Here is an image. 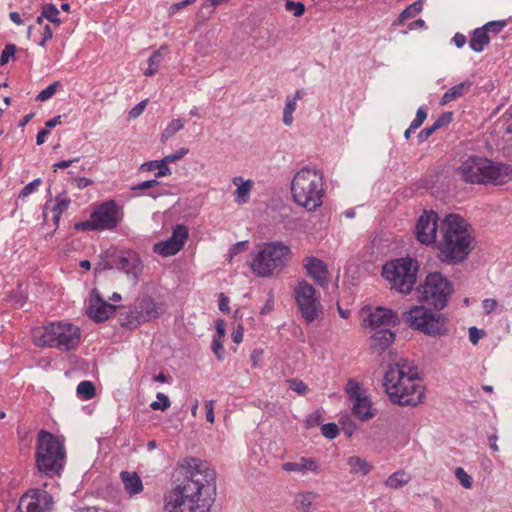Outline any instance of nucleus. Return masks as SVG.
Instances as JSON below:
<instances>
[{
    "label": "nucleus",
    "mask_w": 512,
    "mask_h": 512,
    "mask_svg": "<svg viewBox=\"0 0 512 512\" xmlns=\"http://www.w3.org/2000/svg\"><path fill=\"white\" fill-rule=\"evenodd\" d=\"M181 483L163 495L164 512H210L216 497V473L207 462L188 457L179 464Z\"/></svg>",
    "instance_id": "f257e3e1"
},
{
    "label": "nucleus",
    "mask_w": 512,
    "mask_h": 512,
    "mask_svg": "<svg viewBox=\"0 0 512 512\" xmlns=\"http://www.w3.org/2000/svg\"><path fill=\"white\" fill-rule=\"evenodd\" d=\"M383 386L389 400L399 406H417L424 399L418 367L408 359L400 358L388 366Z\"/></svg>",
    "instance_id": "f03ea898"
},
{
    "label": "nucleus",
    "mask_w": 512,
    "mask_h": 512,
    "mask_svg": "<svg viewBox=\"0 0 512 512\" xmlns=\"http://www.w3.org/2000/svg\"><path fill=\"white\" fill-rule=\"evenodd\" d=\"M442 230L441 261L458 264L466 260L475 243L471 225L462 216L449 214L443 220Z\"/></svg>",
    "instance_id": "7ed1b4c3"
},
{
    "label": "nucleus",
    "mask_w": 512,
    "mask_h": 512,
    "mask_svg": "<svg viewBox=\"0 0 512 512\" xmlns=\"http://www.w3.org/2000/svg\"><path fill=\"white\" fill-rule=\"evenodd\" d=\"M461 177L473 184L502 185L512 179V166L484 157H470L458 168Z\"/></svg>",
    "instance_id": "20e7f679"
},
{
    "label": "nucleus",
    "mask_w": 512,
    "mask_h": 512,
    "mask_svg": "<svg viewBox=\"0 0 512 512\" xmlns=\"http://www.w3.org/2000/svg\"><path fill=\"white\" fill-rule=\"evenodd\" d=\"M293 200L307 211H315L323 203L325 193L322 173L317 169L304 167L291 182Z\"/></svg>",
    "instance_id": "39448f33"
},
{
    "label": "nucleus",
    "mask_w": 512,
    "mask_h": 512,
    "mask_svg": "<svg viewBox=\"0 0 512 512\" xmlns=\"http://www.w3.org/2000/svg\"><path fill=\"white\" fill-rule=\"evenodd\" d=\"M80 339L79 327L64 321L51 322L32 330V340L36 346L56 348L62 352L75 349Z\"/></svg>",
    "instance_id": "423d86ee"
},
{
    "label": "nucleus",
    "mask_w": 512,
    "mask_h": 512,
    "mask_svg": "<svg viewBox=\"0 0 512 512\" xmlns=\"http://www.w3.org/2000/svg\"><path fill=\"white\" fill-rule=\"evenodd\" d=\"M37 469L48 477L60 475L66 463L64 443L54 434L40 430L35 451Z\"/></svg>",
    "instance_id": "0eeeda50"
},
{
    "label": "nucleus",
    "mask_w": 512,
    "mask_h": 512,
    "mask_svg": "<svg viewBox=\"0 0 512 512\" xmlns=\"http://www.w3.org/2000/svg\"><path fill=\"white\" fill-rule=\"evenodd\" d=\"M291 249L282 242L264 243L251 255L250 269L258 277H271L280 273L288 264Z\"/></svg>",
    "instance_id": "6e6552de"
},
{
    "label": "nucleus",
    "mask_w": 512,
    "mask_h": 512,
    "mask_svg": "<svg viewBox=\"0 0 512 512\" xmlns=\"http://www.w3.org/2000/svg\"><path fill=\"white\" fill-rule=\"evenodd\" d=\"M418 270L419 265L416 259L402 257L385 263L382 276L393 289L402 294H409L416 284Z\"/></svg>",
    "instance_id": "1a4fd4ad"
},
{
    "label": "nucleus",
    "mask_w": 512,
    "mask_h": 512,
    "mask_svg": "<svg viewBox=\"0 0 512 512\" xmlns=\"http://www.w3.org/2000/svg\"><path fill=\"white\" fill-rule=\"evenodd\" d=\"M453 291V284L439 272L428 274L424 283L417 287L419 300L437 310L447 305Z\"/></svg>",
    "instance_id": "9d476101"
},
{
    "label": "nucleus",
    "mask_w": 512,
    "mask_h": 512,
    "mask_svg": "<svg viewBox=\"0 0 512 512\" xmlns=\"http://www.w3.org/2000/svg\"><path fill=\"white\" fill-rule=\"evenodd\" d=\"M404 321L413 329L429 336H440L447 332L446 318L422 305H416L403 314Z\"/></svg>",
    "instance_id": "9b49d317"
},
{
    "label": "nucleus",
    "mask_w": 512,
    "mask_h": 512,
    "mask_svg": "<svg viewBox=\"0 0 512 512\" xmlns=\"http://www.w3.org/2000/svg\"><path fill=\"white\" fill-rule=\"evenodd\" d=\"M161 313V306L153 298L145 296L125 307L119 314V321L126 329L133 330L145 322L157 319Z\"/></svg>",
    "instance_id": "f8f14e48"
},
{
    "label": "nucleus",
    "mask_w": 512,
    "mask_h": 512,
    "mask_svg": "<svg viewBox=\"0 0 512 512\" xmlns=\"http://www.w3.org/2000/svg\"><path fill=\"white\" fill-rule=\"evenodd\" d=\"M105 269H116L125 273L126 277L136 285L143 273L144 264L136 251L127 250L110 255L104 263Z\"/></svg>",
    "instance_id": "ddd939ff"
},
{
    "label": "nucleus",
    "mask_w": 512,
    "mask_h": 512,
    "mask_svg": "<svg viewBox=\"0 0 512 512\" xmlns=\"http://www.w3.org/2000/svg\"><path fill=\"white\" fill-rule=\"evenodd\" d=\"M294 296L302 318L307 323L314 322L322 310L315 288L306 281H300L294 288Z\"/></svg>",
    "instance_id": "4468645a"
},
{
    "label": "nucleus",
    "mask_w": 512,
    "mask_h": 512,
    "mask_svg": "<svg viewBox=\"0 0 512 512\" xmlns=\"http://www.w3.org/2000/svg\"><path fill=\"white\" fill-rule=\"evenodd\" d=\"M100 231L115 229L122 220V208L115 200H107L98 205L91 213Z\"/></svg>",
    "instance_id": "2eb2a0df"
},
{
    "label": "nucleus",
    "mask_w": 512,
    "mask_h": 512,
    "mask_svg": "<svg viewBox=\"0 0 512 512\" xmlns=\"http://www.w3.org/2000/svg\"><path fill=\"white\" fill-rule=\"evenodd\" d=\"M361 316L364 324L373 330L396 326L399 323L397 313L384 307H376L374 310L369 307L363 308Z\"/></svg>",
    "instance_id": "dca6fc26"
},
{
    "label": "nucleus",
    "mask_w": 512,
    "mask_h": 512,
    "mask_svg": "<svg viewBox=\"0 0 512 512\" xmlns=\"http://www.w3.org/2000/svg\"><path fill=\"white\" fill-rule=\"evenodd\" d=\"M438 214L424 211L415 226V235L421 244L431 245L436 242Z\"/></svg>",
    "instance_id": "f3484780"
},
{
    "label": "nucleus",
    "mask_w": 512,
    "mask_h": 512,
    "mask_svg": "<svg viewBox=\"0 0 512 512\" xmlns=\"http://www.w3.org/2000/svg\"><path fill=\"white\" fill-rule=\"evenodd\" d=\"M19 502L26 512H45L52 508L53 497L45 490L36 489L22 495Z\"/></svg>",
    "instance_id": "a211bd4d"
},
{
    "label": "nucleus",
    "mask_w": 512,
    "mask_h": 512,
    "mask_svg": "<svg viewBox=\"0 0 512 512\" xmlns=\"http://www.w3.org/2000/svg\"><path fill=\"white\" fill-rule=\"evenodd\" d=\"M303 266L311 277L318 285L324 287L329 282V271L327 265L323 260L309 256L303 259Z\"/></svg>",
    "instance_id": "6ab92c4d"
},
{
    "label": "nucleus",
    "mask_w": 512,
    "mask_h": 512,
    "mask_svg": "<svg viewBox=\"0 0 512 512\" xmlns=\"http://www.w3.org/2000/svg\"><path fill=\"white\" fill-rule=\"evenodd\" d=\"M116 306L103 301L98 295L90 300L88 316L95 322H103L114 314Z\"/></svg>",
    "instance_id": "aec40b11"
},
{
    "label": "nucleus",
    "mask_w": 512,
    "mask_h": 512,
    "mask_svg": "<svg viewBox=\"0 0 512 512\" xmlns=\"http://www.w3.org/2000/svg\"><path fill=\"white\" fill-rule=\"evenodd\" d=\"M283 470L287 472H307L319 473L320 466L318 461L312 457H301L297 462H287L283 464Z\"/></svg>",
    "instance_id": "412c9836"
},
{
    "label": "nucleus",
    "mask_w": 512,
    "mask_h": 512,
    "mask_svg": "<svg viewBox=\"0 0 512 512\" xmlns=\"http://www.w3.org/2000/svg\"><path fill=\"white\" fill-rule=\"evenodd\" d=\"M352 413L361 421H368L372 419L376 412L372 409V403L368 396L357 397L352 400Z\"/></svg>",
    "instance_id": "4be33fe9"
},
{
    "label": "nucleus",
    "mask_w": 512,
    "mask_h": 512,
    "mask_svg": "<svg viewBox=\"0 0 512 512\" xmlns=\"http://www.w3.org/2000/svg\"><path fill=\"white\" fill-rule=\"evenodd\" d=\"M120 479L125 492L131 497L140 494L144 489L143 482L136 472L122 471Z\"/></svg>",
    "instance_id": "5701e85b"
},
{
    "label": "nucleus",
    "mask_w": 512,
    "mask_h": 512,
    "mask_svg": "<svg viewBox=\"0 0 512 512\" xmlns=\"http://www.w3.org/2000/svg\"><path fill=\"white\" fill-rule=\"evenodd\" d=\"M394 340L395 334L389 328H382L375 330L370 338V345L374 350L382 352L386 350Z\"/></svg>",
    "instance_id": "b1692460"
},
{
    "label": "nucleus",
    "mask_w": 512,
    "mask_h": 512,
    "mask_svg": "<svg viewBox=\"0 0 512 512\" xmlns=\"http://www.w3.org/2000/svg\"><path fill=\"white\" fill-rule=\"evenodd\" d=\"M472 81L465 80L461 82L460 84H457L455 86H452L450 89H448L443 96L440 99V105L445 106L449 104L450 102L461 98L465 94H467L471 87H472Z\"/></svg>",
    "instance_id": "393cba45"
},
{
    "label": "nucleus",
    "mask_w": 512,
    "mask_h": 512,
    "mask_svg": "<svg viewBox=\"0 0 512 512\" xmlns=\"http://www.w3.org/2000/svg\"><path fill=\"white\" fill-rule=\"evenodd\" d=\"M318 495L314 492H305L298 494L295 499L297 510L302 512H313L316 509L315 500Z\"/></svg>",
    "instance_id": "a878e982"
},
{
    "label": "nucleus",
    "mask_w": 512,
    "mask_h": 512,
    "mask_svg": "<svg viewBox=\"0 0 512 512\" xmlns=\"http://www.w3.org/2000/svg\"><path fill=\"white\" fill-rule=\"evenodd\" d=\"M490 42V37L483 28H476L469 41L470 48L475 52H482Z\"/></svg>",
    "instance_id": "bb28decb"
},
{
    "label": "nucleus",
    "mask_w": 512,
    "mask_h": 512,
    "mask_svg": "<svg viewBox=\"0 0 512 512\" xmlns=\"http://www.w3.org/2000/svg\"><path fill=\"white\" fill-rule=\"evenodd\" d=\"M411 475L405 470H398L392 473L384 482V485L390 489H399L411 481Z\"/></svg>",
    "instance_id": "cd10ccee"
},
{
    "label": "nucleus",
    "mask_w": 512,
    "mask_h": 512,
    "mask_svg": "<svg viewBox=\"0 0 512 512\" xmlns=\"http://www.w3.org/2000/svg\"><path fill=\"white\" fill-rule=\"evenodd\" d=\"M167 52V47L162 46L152 53V55L148 59V68L144 72L145 76H152L158 72L159 67L162 61L164 60V56L167 54Z\"/></svg>",
    "instance_id": "c85d7f7f"
},
{
    "label": "nucleus",
    "mask_w": 512,
    "mask_h": 512,
    "mask_svg": "<svg viewBox=\"0 0 512 512\" xmlns=\"http://www.w3.org/2000/svg\"><path fill=\"white\" fill-rule=\"evenodd\" d=\"M182 248L168 238L165 241H160L154 244L153 251L161 256L168 257L177 254Z\"/></svg>",
    "instance_id": "c756f323"
},
{
    "label": "nucleus",
    "mask_w": 512,
    "mask_h": 512,
    "mask_svg": "<svg viewBox=\"0 0 512 512\" xmlns=\"http://www.w3.org/2000/svg\"><path fill=\"white\" fill-rule=\"evenodd\" d=\"M140 169L145 171L157 170L155 174L156 178H161L172 174L170 167L164 163L163 159L145 162L141 165Z\"/></svg>",
    "instance_id": "7c9ffc66"
},
{
    "label": "nucleus",
    "mask_w": 512,
    "mask_h": 512,
    "mask_svg": "<svg viewBox=\"0 0 512 512\" xmlns=\"http://www.w3.org/2000/svg\"><path fill=\"white\" fill-rule=\"evenodd\" d=\"M423 9L422 0H417L411 5L407 6L393 22V26H400L405 20L415 17Z\"/></svg>",
    "instance_id": "2f4dec72"
},
{
    "label": "nucleus",
    "mask_w": 512,
    "mask_h": 512,
    "mask_svg": "<svg viewBox=\"0 0 512 512\" xmlns=\"http://www.w3.org/2000/svg\"><path fill=\"white\" fill-rule=\"evenodd\" d=\"M347 463L352 473L367 475L372 470V465L358 456L349 457Z\"/></svg>",
    "instance_id": "473e14b6"
},
{
    "label": "nucleus",
    "mask_w": 512,
    "mask_h": 512,
    "mask_svg": "<svg viewBox=\"0 0 512 512\" xmlns=\"http://www.w3.org/2000/svg\"><path fill=\"white\" fill-rule=\"evenodd\" d=\"M159 185V181L157 179H151V180H146V181H143V182H140L134 186L131 187V190L133 191H136V190H149L147 192V195L156 199L157 197L161 196V195H164L166 192L165 191H159V190H150V189H153L154 187L158 186Z\"/></svg>",
    "instance_id": "72a5a7b5"
},
{
    "label": "nucleus",
    "mask_w": 512,
    "mask_h": 512,
    "mask_svg": "<svg viewBox=\"0 0 512 512\" xmlns=\"http://www.w3.org/2000/svg\"><path fill=\"white\" fill-rule=\"evenodd\" d=\"M69 204L70 198L66 195V193H62L56 196L55 205L53 207V219L55 222L59 221L61 214L68 209Z\"/></svg>",
    "instance_id": "f704fd0d"
},
{
    "label": "nucleus",
    "mask_w": 512,
    "mask_h": 512,
    "mask_svg": "<svg viewBox=\"0 0 512 512\" xmlns=\"http://www.w3.org/2000/svg\"><path fill=\"white\" fill-rule=\"evenodd\" d=\"M184 121L182 119H173L164 129L161 134V142H166L169 138L175 135L178 131L183 129Z\"/></svg>",
    "instance_id": "c9c22d12"
},
{
    "label": "nucleus",
    "mask_w": 512,
    "mask_h": 512,
    "mask_svg": "<svg viewBox=\"0 0 512 512\" xmlns=\"http://www.w3.org/2000/svg\"><path fill=\"white\" fill-rule=\"evenodd\" d=\"M77 394L84 400H90L95 396V386L91 381H81L77 386Z\"/></svg>",
    "instance_id": "e433bc0d"
},
{
    "label": "nucleus",
    "mask_w": 512,
    "mask_h": 512,
    "mask_svg": "<svg viewBox=\"0 0 512 512\" xmlns=\"http://www.w3.org/2000/svg\"><path fill=\"white\" fill-rule=\"evenodd\" d=\"M42 12L43 16H45V19H47L51 23H54L56 25H60L62 23V21L58 17L59 10L54 4L48 3L42 5Z\"/></svg>",
    "instance_id": "4c0bfd02"
},
{
    "label": "nucleus",
    "mask_w": 512,
    "mask_h": 512,
    "mask_svg": "<svg viewBox=\"0 0 512 512\" xmlns=\"http://www.w3.org/2000/svg\"><path fill=\"white\" fill-rule=\"evenodd\" d=\"M172 241H176L181 248H183L187 238H188V229L184 225H176L172 231L171 237H169Z\"/></svg>",
    "instance_id": "58836bf2"
},
{
    "label": "nucleus",
    "mask_w": 512,
    "mask_h": 512,
    "mask_svg": "<svg viewBox=\"0 0 512 512\" xmlns=\"http://www.w3.org/2000/svg\"><path fill=\"white\" fill-rule=\"evenodd\" d=\"M345 390L350 401L355 400L357 397L365 396L361 391L360 384L353 379L347 382Z\"/></svg>",
    "instance_id": "ea45409f"
},
{
    "label": "nucleus",
    "mask_w": 512,
    "mask_h": 512,
    "mask_svg": "<svg viewBox=\"0 0 512 512\" xmlns=\"http://www.w3.org/2000/svg\"><path fill=\"white\" fill-rule=\"evenodd\" d=\"M156 397H157V400L153 401L150 404L151 409L165 411L170 407L171 402L167 395H165L164 393L158 392Z\"/></svg>",
    "instance_id": "a19ab883"
},
{
    "label": "nucleus",
    "mask_w": 512,
    "mask_h": 512,
    "mask_svg": "<svg viewBox=\"0 0 512 512\" xmlns=\"http://www.w3.org/2000/svg\"><path fill=\"white\" fill-rule=\"evenodd\" d=\"M455 477L464 488L469 489L472 487V477L469 474H467L463 468L457 467L455 469Z\"/></svg>",
    "instance_id": "79ce46f5"
},
{
    "label": "nucleus",
    "mask_w": 512,
    "mask_h": 512,
    "mask_svg": "<svg viewBox=\"0 0 512 512\" xmlns=\"http://www.w3.org/2000/svg\"><path fill=\"white\" fill-rule=\"evenodd\" d=\"M287 383L289 385V388L296 392L298 395H305L308 391V386L302 381L297 378H292L287 380Z\"/></svg>",
    "instance_id": "37998d69"
},
{
    "label": "nucleus",
    "mask_w": 512,
    "mask_h": 512,
    "mask_svg": "<svg viewBox=\"0 0 512 512\" xmlns=\"http://www.w3.org/2000/svg\"><path fill=\"white\" fill-rule=\"evenodd\" d=\"M58 86H59L58 81L50 84L48 87H46L41 92H39V94L36 96V100L41 101V102L49 100L56 93V89Z\"/></svg>",
    "instance_id": "c03bdc74"
},
{
    "label": "nucleus",
    "mask_w": 512,
    "mask_h": 512,
    "mask_svg": "<svg viewBox=\"0 0 512 512\" xmlns=\"http://www.w3.org/2000/svg\"><path fill=\"white\" fill-rule=\"evenodd\" d=\"M285 8L287 11L292 12L295 17H300L305 12V5L302 2L288 0L285 3Z\"/></svg>",
    "instance_id": "a18cd8bd"
},
{
    "label": "nucleus",
    "mask_w": 512,
    "mask_h": 512,
    "mask_svg": "<svg viewBox=\"0 0 512 512\" xmlns=\"http://www.w3.org/2000/svg\"><path fill=\"white\" fill-rule=\"evenodd\" d=\"M321 433L328 439H334L339 434V429L335 423H326L321 426Z\"/></svg>",
    "instance_id": "49530a36"
},
{
    "label": "nucleus",
    "mask_w": 512,
    "mask_h": 512,
    "mask_svg": "<svg viewBox=\"0 0 512 512\" xmlns=\"http://www.w3.org/2000/svg\"><path fill=\"white\" fill-rule=\"evenodd\" d=\"M427 118V111L424 107H419L415 119L410 123V130L418 129Z\"/></svg>",
    "instance_id": "de8ad7c7"
},
{
    "label": "nucleus",
    "mask_w": 512,
    "mask_h": 512,
    "mask_svg": "<svg viewBox=\"0 0 512 512\" xmlns=\"http://www.w3.org/2000/svg\"><path fill=\"white\" fill-rule=\"evenodd\" d=\"M453 119V113L452 112H444L442 113L432 124L434 129L438 130L442 127L448 126Z\"/></svg>",
    "instance_id": "09e8293b"
},
{
    "label": "nucleus",
    "mask_w": 512,
    "mask_h": 512,
    "mask_svg": "<svg viewBox=\"0 0 512 512\" xmlns=\"http://www.w3.org/2000/svg\"><path fill=\"white\" fill-rule=\"evenodd\" d=\"M74 228L78 231H100L95 219L91 217L89 220L76 223Z\"/></svg>",
    "instance_id": "8fccbe9b"
},
{
    "label": "nucleus",
    "mask_w": 512,
    "mask_h": 512,
    "mask_svg": "<svg viewBox=\"0 0 512 512\" xmlns=\"http://www.w3.org/2000/svg\"><path fill=\"white\" fill-rule=\"evenodd\" d=\"M251 190V182L247 181L239 185L235 191L236 196L240 199L241 202L245 203L248 199L249 193Z\"/></svg>",
    "instance_id": "3c124183"
},
{
    "label": "nucleus",
    "mask_w": 512,
    "mask_h": 512,
    "mask_svg": "<svg viewBox=\"0 0 512 512\" xmlns=\"http://www.w3.org/2000/svg\"><path fill=\"white\" fill-rule=\"evenodd\" d=\"M16 53V46L14 44H7L3 49L0 56V65H5L9 62V59Z\"/></svg>",
    "instance_id": "603ef678"
},
{
    "label": "nucleus",
    "mask_w": 512,
    "mask_h": 512,
    "mask_svg": "<svg viewBox=\"0 0 512 512\" xmlns=\"http://www.w3.org/2000/svg\"><path fill=\"white\" fill-rule=\"evenodd\" d=\"M505 26H506L505 21H491V22L486 23L481 28L485 29L487 34L489 32L497 34V33L501 32Z\"/></svg>",
    "instance_id": "864d4df0"
},
{
    "label": "nucleus",
    "mask_w": 512,
    "mask_h": 512,
    "mask_svg": "<svg viewBox=\"0 0 512 512\" xmlns=\"http://www.w3.org/2000/svg\"><path fill=\"white\" fill-rule=\"evenodd\" d=\"M302 95L301 92L298 90L296 91L294 96H289L286 99L284 111L294 113L296 110L297 100L301 99Z\"/></svg>",
    "instance_id": "5fc2aeb1"
},
{
    "label": "nucleus",
    "mask_w": 512,
    "mask_h": 512,
    "mask_svg": "<svg viewBox=\"0 0 512 512\" xmlns=\"http://www.w3.org/2000/svg\"><path fill=\"white\" fill-rule=\"evenodd\" d=\"M188 153H189V150L187 148H180L175 153L169 154L162 159H163L164 163H166L168 165L169 163H173V162H176V161L182 159Z\"/></svg>",
    "instance_id": "6e6d98bb"
},
{
    "label": "nucleus",
    "mask_w": 512,
    "mask_h": 512,
    "mask_svg": "<svg viewBox=\"0 0 512 512\" xmlns=\"http://www.w3.org/2000/svg\"><path fill=\"white\" fill-rule=\"evenodd\" d=\"M341 424H342V429H343L344 433L348 437H351L357 429L356 424L348 416L343 417Z\"/></svg>",
    "instance_id": "4d7b16f0"
},
{
    "label": "nucleus",
    "mask_w": 512,
    "mask_h": 512,
    "mask_svg": "<svg viewBox=\"0 0 512 512\" xmlns=\"http://www.w3.org/2000/svg\"><path fill=\"white\" fill-rule=\"evenodd\" d=\"M40 183H41V179H39V178L28 183L20 191L19 197H27L28 195H30L37 189V187L40 185Z\"/></svg>",
    "instance_id": "13d9d810"
},
{
    "label": "nucleus",
    "mask_w": 512,
    "mask_h": 512,
    "mask_svg": "<svg viewBox=\"0 0 512 512\" xmlns=\"http://www.w3.org/2000/svg\"><path fill=\"white\" fill-rule=\"evenodd\" d=\"M468 333L469 340L473 345H476L479 342V340L485 335V332L483 330H480L475 326L470 327Z\"/></svg>",
    "instance_id": "bf43d9fd"
},
{
    "label": "nucleus",
    "mask_w": 512,
    "mask_h": 512,
    "mask_svg": "<svg viewBox=\"0 0 512 512\" xmlns=\"http://www.w3.org/2000/svg\"><path fill=\"white\" fill-rule=\"evenodd\" d=\"M211 349L214 352V354L216 355L217 359L219 361H222L223 360V354H222L223 342H222V339H216V337H214V339L212 341Z\"/></svg>",
    "instance_id": "052dcab7"
},
{
    "label": "nucleus",
    "mask_w": 512,
    "mask_h": 512,
    "mask_svg": "<svg viewBox=\"0 0 512 512\" xmlns=\"http://www.w3.org/2000/svg\"><path fill=\"white\" fill-rule=\"evenodd\" d=\"M497 305V301L492 298L484 299L482 302L483 310L487 315L491 314L496 309Z\"/></svg>",
    "instance_id": "680f3d73"
},
{
    "label": "nucleus",
    "mask_w": 512,
    "mask_h": 512,
    "mask_svg": "<svg viewBox=\"0 0 512 512\" xmlns=\"http://www.w3.org/2000/svg\"><path fill=\"white\" fill-rule=\"evenodd\" d=\"M146 105H147V100H143L140 103H138L136 106H134L129 111L130 118H137L138 116H140L142 114V112L144 111Z\"/></svg>",
    "instance_id": "e2e57ef3"
},
{
    "label": "nucleus",
    "mask_w": 512,
    "mask_h": 512,
    "mask_svg": "<svg viewBox=\"0 0 512 512\" xmlns=\"http://www.w3.org/2000/svg\"><path fill=\"white\" fill-rule=\"evenodd\" d=\"M73 184L78 188V189H84L90 185L93 184V181L89 178H86V177H75L73 178Z\"/></svg>",
    "instance_id": "0e129e2a"
},
{
    "label": "nucleus",
    "mask_w": 512,
    "mask_h": 512,
    "mask_svg": "<svg viewBox=\"0 0 512 512\" xmlns=\"http://www.w3.org/2000/svg\"><path fill=\"white\" fill-rule=\"evenodd\" d=\"M436 131V129H434V127L431 125L429 127H425L424 129H422L419 134H418V140L419 142H424L426 141L434 132Z\"/></svg>",
    "instance_id": "69168bd1"
},
{
    "label": "nucleus",
    "mask_w": 512,
    "mask_h": 512,
    "mask_svg": "<svg viewBox=\"0 0 512 512\" xmlns=\"http://www.w3.org/2000/svg\"><path fill=\"white\" fill-rule=\"evenodd\" d=\"M229 302V298L224 293H220L218 303L219 310L224 313L229 312Z\"/></svg>",
    "instance_id": "338daca9"
},
{
    "label": "nucleus",
    "mask_w": 512,
    "mask_h": 512,
    "mask_svg": "<svg viewBox=\"0 0 512 512\" xmlns=\"http://www.w3.org/2000/svg\"><path fill=\"white\" fill-rule=\"evenodd\" d=\"M53 37V32L48 24L44 26L43 33H42V39L39 42V45L44 47L50 39Z\"/></svg>",
    "instance_id": "774afa93"
}]
</instances>
